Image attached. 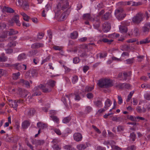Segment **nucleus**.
<instances>
[{
	"label": "nucleus",
	"mask_w": 150,
	"mask_h": 150,
	"mask_svg": "<svg viewBox=\"0 0 150 150\" xmlns=\"http://www.w3.org/2000/svg\"><path fill=\"white\" fill-rule=\"evenodd\" d=\"M70 8V7L69 6V3L67 0H60L59 3L57 5L56 10L57 13H59V11L61 10H64Z\"/></svg>",
	"instance_id": "1"
},
{
	"label": "nucleus",
	"mask_w": 150,
	"mask_h": 150,
	"mask_svg": "<svg viewBox=\"0 0 150 150\" xmlns=\"http://www.w3.org/2000/svg\"><path fill=\"white\" fill-rule=\"evenodd\" d=\"M46 85L45 86H43L42 84H40L39 86L35 87L33 90L35 92L33 95V96H38L41 95V93L40 91H38L40 89L44 93H47L50 91V88H46Z\"/></svg>",
	"instance_id": "2"
},
{
	"label": "nucleus",
	"mask_w": 150,
	"mask_h": 150,
	"mask_svg": "<svg viewBox=\"0 0 150 150\" xmlns=\"http://www.w3.org/2000/svg\"><path fill=\"white\" fill-rule=\"evenodd\" d=\"M143 20V14L139 12L132 18V23H133L134 24H139Z\"/></svg>",
	"instance_id": "3"
},
{
	"label": "nucleus",
	"mask_w": 150,
	"mask_h": 150,
	"mask_svg": "<svg viewBox=\"0 0 150 150\" xmlns=\"http://www.w3.org/2000/svg\"><path fill=\"white\" fill-rule=\"evenodd\" d=\"M123 10L122 8H119L116 10L115 14L117 18L119 20H122L125 18L126 14L123 13Z\"/></svg>",
	"instance_id": "4"
},
{
	"label": "nucleus",
	"mask_w": 150,
	"mask_h": 150,
	"mask_svg": "<svg viewBox=\"0 0 150 150\" xmlns=\"http://www.w3.org/2000/svg\"><path fill=\"white\" fill-rule=\"evenodd\" d=\"M71 11V9L69 8L65 11L63 12L59 17L58 20L59 21H63L67 18Z\"/></svg>",
	"instance_id": "5"
},
{
	"label": "nucleus",
	"mask_w": 150,
	"mask_h": 150,
	"mask_svg": "<svg viewBox=\"0 0 150 150\" xmlns=\"http://www.w3.org/2000/svg\"><path fill=\"white\" fill-rule=\"evenodd\" d=\"M22 102L23 100L20 99L16 100L14 101L9 100V105L11 107L13 108L15 110H16L18 104Z\"/></svg>",
	"instance_id": "6"
},
{
	"label": "nucleus",
	"mask_w": 150,
	"mask_h": 150,
	"mask_svg": "<svg viewBox=\"0 0 150 150\" xmlns=\"http://www.w3.org/2000/svg\"><path fill=\"white\" fill-rule=\"evenodd\" d=\"M14 69H16L19 71L21 70H25L26 69V66L25 65L22 64H20L16 63L12 65Z\"/></svg>",
	"instance_id": "7"
},
{
	"label": "nucleus",
	"mask_w": 150,
	"mask_h": 150,
	"mask_svg": "<svg viewBox=\"0 0 150 150\" xmlns=\"http://www.w3.org/2000/svg\"><path fill=\"white\" fill-rule=\"evenodd\" d=\"M116 87L119 89H122L124 88H129L130 87V84L127 83H119L116 84Z\"/></svg>",
	"instance_id": "8"
},
{
	"label": "nucleus",
	"mask_w": 150,
	"mask_h": 150,
	"mask_svg": "<svg viewBox=\"0 0 150 150\" xmlns=\"http://www.w3.org/2000/svg\"><path fill=\"white\" fill-rule=\"evenodd\" d=\"M100 42H103L105 43H107L108 44H110L113 41L112 39L108 40V39L105 38L107 37L106 35H100Z\"/></svg>",
	"instance_id": "9"
},
{
	"label": "nucleus",
	"mask_w": 150,
	"mask_h": 150,
	"mask_svg": "<svg viewBox=\"0 0 150 150\" xmlns=\"http://www.w3.org/2000/svg\"><path fill=\"white\" fill-rule=\"evenodd\" d=\"M111 28L110 23L105 22L103 25V30L104 32H107L110 30Z\"/></svg>",
	"instance_id": "10"
},
{
	"label": "nucleus",
	"mask_w": 150,
	"mask_h": 150,
	"mask_svg": "<svg viewBox=\"0 0 150 150\" xmlns=\"http://www.w3.org/2000/svg\"><path fill=\"white\" fill-rule=\"evenodd\" d=\"M74 139L76 142H79L82 140V134L78 132L75 133L73 135Z\"/></svg>",
	"instance_id": "11"
},
{
	"label": "nucleus",
	"mask_w": 150,
	"mask_h": 150,
	"mask_svg": "<svg viewBox=\"0 0 150 150\" xmlns=\"http://www.w3.org/2000/svg\"><path fill=\"white\" fill-rule=\"evenodd\" d=\"M104 88H108L113 86L112 81L109 79H105Z\"/></svg>",
	"instance_id": "12"
},
{
	"label": "nucleus",
	"mask_w": 150,
	"mask_h": 150,
	"mask_svg": "<svg viewBox=\"0 0 150 150\" xmlns=\"http://www.w3.org/2000/svg\"><path fill=\"white\" fill-rule=\"evenodd\" d=\"M44 44L40 42H35L31 45V47L32 49H38L43 47Z\"/></svg>",
	"instance_id": "13"
},
{
	"label": "nucleus",
	"mask_w": 150,
	"mask_h": 150,
	"mask_svg": "<svg viewBox=\"0 0 150 150\" xmlns=\"http://www.w3.org/2000/svg\"><path fill=\"white\" fill-rule=\"evenodd\" d=\"M150 29L145 24L142 28L141 32L144 35L148 34L150 31Z\"/></svg>",
	"instance_id": "14"
},
{
	"label": "nucleus",
	"mask_w": 150,
	"mask_h": 150,
	"mask_svg": "<svg viewBox=\"0 0 150 150\" xmlns=\"http://www.w3.org/2000/svg\"><path fill=\"white\" fill-rule=\"evenodd\" d=\"M27 115L30 117L33 115L35 113V110L33 108H31L26 110Z\"/></svg>",
	"instance_id": "15"
},
{
	"label": "nucleus",
	"mask_w": 150,
	"mask_h": 150,
	"mask_svg": "<svg viewBox=\"0 0 150 150\" xmlns=\"http://www.w3.org/2000/svg\"><path fill=\"white\" fill-rule=\"evenodd\" d=\"M19 91L20 94L25 97H26L29 93L28 91L24 89L20 88Z\"/></svg>",
	"instance_id": "16"
},
{
	"label": "nucleus",
	"mask_w": 150,
	"mask_h": 150,
	"mask_svg": "<svg viewBox=\"0 0 150 150\" xmlns=\"http://www.w3.org/2000/svg\"><path fill=\"white\" fill-rule=\"evenodd\" d=\"M25 10H27L29 8V5L28 1L26 0H24V2L22 6H21Z\"/></svg>",
	"instance_id": "17"
},
{
	"label": "nucleus",
	"mask_w": 150,
	"mask_h": 150,
	"mask_svg": "<svg viewBox=\"0 0 150 150\" xmlns=\"http://www.w3.org/2000/svg\"><path fill=\"white\" fill-rule=\"evenodd\" d=\"M19 19V16L18 15L15 16L13 18V20L14 21V22L16 23V25L18 26H20L21 25V23H20Z\"/></svg>",
	"instance_id": "18"
},
{
	"label": "nucleus",
	"mask_w": 150,
	"mask_h": 150,
	"mask_svg": "<svg viewBox=\"0 0 150 150\" xmlns=\"http://www.w3.org/2000/svg\"><path fill=\"white\" fill-rule=\"evenodd\" d=\"M150 42V38L148 37L144 39L139 42L140 44H143L149 43Z\"/></svg>",
	"instance_id": "19"
},
{
	"label": "nucleus",
	"mask_w": 150,
	"mask_h": 150,
	"mask_svg": "<svg viewBox=\"0 0 150 150\" xmlns=\"http://www.w3.org/2000/svg\"><path fill=\"white\" fill-rule=\"evenodd\" d=\"M98 86L100 88H104V79H101L98 81L97 83Z\"/></svg>",
	"instance_id": "20"
},
{
	"label": "nucleus",
	"mask_w": 150,
	"mask_h": 150,
	"mask_svg": "<svg viewBox=\"0 0 150 150\" xmlns=\"http://www.w3.org/2000/svg\"><path fill=\"white\" fill-rule=\"evenodd\" d=\"M78 33L76 31H74L73 33H71L70 37L72 39H75L77 38Z\"/></svg>",
	"instance_id": "21"
},
{
	"label": "nucleus",
	"mask_w": 150,
	"mask_h": 150,
	"mask_svg": "<svg viewBox=\"0 0 150 150\" xmlns=\"http://www.w3.org/2000/svg\"><path fill=\"white\" fill-rule=\"evenodd\" d=\"M123 74V80L126 81L127 79V78L131 76L132 72L131 71L128 72H124Z\"/></svg>",
	"instance_id": "22"
},
{
	"label": "nucleus",
	"mask_w": 150,
	"mask_h": 150,
	"mask_svg": "<svg viewBox=\"0 0 150 150\" xmlns=\"http://www.w3.org/2000/svg\"><path fill=\"white\" fill-rule=\"evenodd\" d=\"M120 31L121 33H127V27L122 25L120 26L119 27Z\"/></svg>",
	"instance_id": "23"
},
{
	"label": "nucleus",
	"mask_w": 150,
	"mask_h": 150,
	"mask_svg": "<svg viewBox=\"0 0 150 150\" xmlns=\"http://www.w3.org/2000/svg\"><path fill=\"white\" fill-rule=\"evenodd\" d=\"M30 123L29 121L26 120L23 122L22 124V127L23 129H26L30 126Z\"/></svg>",
	"instance_id": "24"
},
{
	"label": "nucleus",
	"mask_w": 150,
	"mask_h": 150,
	"mask_svg": "<svg viewBox=\"0 0 150 150\" xmlns=\"http://www.w3.org/2000/svg\"><path fill=\"white\" fill-rule=\"evenodd\" d=\"M111 104L112 103L110 100L109 99H107L105 103V106L104 107L105 108H106L107 110L108 108V107L111 105Z\"/></svg>",
	"instance_id": "25"
},
{
	"label": "nucleus",
	"mask_w": 150,
	"mask_h": 150,
	"mask_svg": "<svg viewBox=\"0 0 150 150\" xmlns=\"http://www.w3.org/2000/svg\"><path fill=\"white\" fill-rule=\"evenodd\" d=\"M7 33L8 32V35L10 36L16 35L18 33V32L17 31L15 30L12 29H10L9 30L7 31Z\"/></svg>",
	"instance_id": "26"
},
{
	"label": "nucleus",
	"mask_w": 150,
	"mask_h": 150,
	"mask_svg": "<svg viewBox=\"0 0 150 150\" xmlns=\"http://www.w3.org/2000/svg\"><path fill=\"white\" fill-rule=\"evenodd\" d=\"M8 57L5 56V54L4 53L1 54V55L0 56V62H5L7 61Z\"/></svg>",
	"instance_id": "27"
},
{
	"label": "nucleus",
	"mask_w": 150,
	"mask_h": 150,
	"mask_svg": "<svg viewBox=\"0 0 150 150\" xmlns=\"http://www.w3.org/2000/svg\"><path fill=\"white\" fill-rule=\"evenodd\" d=\"M94 104L96 107L99 108L103 106V103L101 101L97 100L94 102Z\"/></svg>",
	"instance_id": "28"
},
{
	"label": "nucleus",
	"mask_w": 150,
	"mask_h": 150,
	"mask_svg": "<svg viewBox=\"0 0 150 150\" xmlns=\"http://www.w3.org/2000/svg\"><path fill=\"white\" fill-rule=\"evenodd\" d=\"M21 14L22 16L23 20L26 21H29V17L25 13L23 12L21 13Z\"/></svg>",
	"instance_id": "29"
},
{
	"label": "nucleus",
	"mask_w": 150,
	"mask_h": 150,
	"mask_svg": "<svg viewBox=\"0 0 150 150\" xmlns=\"http://www.w3.org/2000/svg\"><path fill=\"white\" fill-rule=\"evenodd\" d=\"M87 147L86 145L84 144H81L78 145L77 146V149L79 150L84 149Z\"/></svg>",
	"instance_id": "30"
},
{
	"label": "nucleus",
	"mask_w": 150,
	"mask_h": 150,
	"mask_svg": "<svg viewBox=\"0 0 150 150\" xmlns=\"http://www.w3.org/2000/svg\"><path fill=\"white\" fill-rule=\"evenodd\" d=\"M20 83H22L23 84L25 85L26 87H28L30 86L29 82L28 81L24 80L22 79L20 80Z\"/></svg>",
	"instance_id": "31"
},
{
	"label": "nucleus",
	"mask_w": 150,
	"mask_h": 150,
	"mask_svg": "<svg viewBox=\"0 0 150 150\" xmlns=\"http://www.w3.org/2000/svg\"><path fill=\"white\" fill-rule=\"evenodd\" d=\"M4 8L5 11L7 13H13L15 11L13 9L10 7H5Z\"/></svg>",
	"instance_id": "32"
},
{
	"label": "nucleus",
	"mask_w": 150,
	"mask_h": 150,
	"mask_svg": "<svg viewBox=\"0 0 150 150\" xmlns=\"http://www.w3.org/2000/svg\"><path fill=\"white\" fill-rule=\"evenodd\" d=\"M71 118L70 116H68L64 118L62 120L63 123L66 124L69 123L71 120Z\"/></svg>",
	"instance_id": "33"
},
{
	"label": "nucleus",
	"mask_w": 150,
	"mask_h": 150,
	"mask_svg": "<svg viewBox=\"0 0 150 150\" xmlns=\"http://www.w3.org/2000/svg\"><path fill=\"white\" fill-rule=\"evenodd\" d=\"M8 33L7 32H4L0 36V41H4V39L7 37Z\"/></svg>",
	"instance_id": "34"
},
{
	"label": "nucleus",
	"mask_w": 150,
	"mask_h": 150,
	"mask_svg": "<svg viewBox=\"0 0 150 150\" xmlns=\"http://www.w3.org/2000/svg\"><path fill=\"white\" fill-rule=\"evenodd\" d=\"M129 137L130 138V140H132L133 142H134L135 141L136 139V135L134 132H133L130 134Z\"/></svg>",
	"instance_id": "35"
},
{
	"label": "nucleus",
	"mask_w": 150,
	"mask_h": 150,
	"mask_svg": "<svg viewBox=\"0 0 150 150\" xmlns=\"http://www.w3.org/2000/svg\"><path fill=\"white\" fill-rule=\"evenodd\" d=\"M26 57V54L24 53H23L20 54L18 55V59L19 60H21L25 59Z\"/></svg>",
	"instance_id": "36"
},
{
	"label": "nucleus",
	"mask_w": 150,
	"mask_h": 150,
	"mask_svg": "<svg viewBox=\"0 0 150 150\" xmlns=\"http://www.w3.org/2000/svg\"><path fill=\"white\" fill-rule=\"evenodd\" d=\"M21 74L20 73L18 72L17 73H13V79L14 80H16L19 78Z\"/></svg>",
	"instance_id": "37"
},
{
	"label": "nucleus",
	"mask_w": 150,
	"mask_h": 150,
	"mask_svg": "<svg viewBox=\"0 0 150 150\" xmlns=\"http://www.w3.org/2000/svg\"><path fill=\"white\" fill-rule=\"evenodd\" d=\"M141 87L143 88L150 89V84L147 83H143L141 85Z\"/></svg>",
	"instance_id": "38"
},
{
	"label": "nucleus",
	"mask_w": 150,
	"mask_h": 150,
	"mask_svg": "<svg viewBox=\"0 0 150 150\" xmlns=\"http://www.w3.org/2000/svg\"><path fill=\"white\" fill-rule=\"evenodd\" d=\"M63 148L66 150H73L74 148H72L71 145H66L63 147Z\"/></svg>",
	"instance_id": "39"
},
{
	"label": "nucleus",
	"mask_w": 150,
	"mask_h": 150,
	"mask_svg": "<svg viewBox=\"0 0 150 150\" xmlns=\"http://www.w3.org/2000/svg\"><path fill=\"white\" fill-rule=\"evenodd\" d=\"M37 51L35 50H31L28 52V55L29 57H31L33 55H34L36 54Z\"/></svg>",
	"instance_id": "40"
},
{
	"label": "nucleus",
	"mask_w": 150,
	"mask_h": 150,
	"mask_svg": "<svg viewBox=\"0 0 150 150\" xmlns=\"http://www.w3.org/2000/svg\"><path fill=\"white\" fill-rule=\"evenodd\" d=\"M84 18L85 19L91 20V17L89 13L85 14L83 15Z\"/></svg>",
	"instance_id": "41"
},
{
	"label": "nucleus",
	"mask_w": 150,
	"mask_h": 150,
	"mask_svg": "<svg viewBox=\"0 0 150 150\" xmlns=\"http://www.w3.org/2000/svg\"><path fill=\"white\" fill-rule=\"evenodd\" d=\"M55 83V81L52 80H49L47 82L48 85L52 87L54 86Z\"/></svg>",
	"instance_id": "42"
},
{
	"label": "nucleus",
	"mask_w": 150,
	"mask_h": 150,
	"mask_svg": "<svg viewBox=\"0 0 150 150\" xmlns=\"http://www.w3.org/2000/svg\"><path fill=\"white\" fill-rule=\"evenodd\" d=\"M94 89V87H90L89 86H87L85 89V91L86 92H88L91 91Z\"/></svg>",
	"instance_id": "43"
},
{
	"label": "nucleus",
	"mask_w": 150,
	"mask_h": 150,
	"mask_svg": "<svg viewBox=\"0 0 150 150\" xmlns=\"http://www.w3.org/2000/svg\"><path fill=\"white\" fill-rule=\"evenodd\" d=\"M78 80V76H75L73 77L72 80V82L73 84L76 83Z\"/></svg>",
	"instance_id": "44"
},
{
	"label": "nucleus",
	"mask_w": 150,
	"mask_h": 150,
	"mask_svg": "<svg viewBox=\"0 0 150 150\" xmlns=\"http://www.w3.org/2000/svg\"><path fill=\"white\" fill-rule=\"evenodd\" d=\"M134 60V58H132L131 59H126L125 61L126 62L127 64H130L133 62Z\"/></svg>",
	"instance_id": "45"
},
{
	"label": "nucleus",
	"mask_w": 150,
	"mask_h": 150,
	"mask_svg": "<svg viewBox=\"0 0 150 150\" xmlns=\"http://www.w3.org/2000/svg\"><path fill=\"white\" fill-rule=\"evenodd\" d=\"M127 118L133 121L137 122L138 121L136 120V117L132 115L128 116Z\"/></svg>",
	"instance_id": "46"
},
{
	"label": "nucleus",
	"mask_w": 150,
	"mask_h": 150,
	"mask_svg": "<svg viewBox=\"0 0 150 150\" xmlns=\"http://www.w3.org/2000/svg\"><path fill=\"white\" fill-rule=\"evenodd\" d=\"M50 117L52 119V120L54 121V122H58L59 121V119L57 117L51 115L50 116Z\"/></svg>",
	"instance_id": "47"
},
{
	"label": "nucleus",
	"mask_w": 150,
	"mask_h": 150,
	"mask_svg": "<svg viewBox=\"0 0 150 150\" xmlns=\"http://www.w3.org/2000/svg\"><path fill=\"white\" fill-rule=\"evenodd\" d=\"M92 110V108L90 106H87L85 108V112L87 113H88Z\"/></svg>",
	"instance_id": "48"
},
{
	"label": "nucleus",
	"mask_w": 150,
	"mask_h": 150,
	"mask_svg": "<svg viewBox=\"0 0 150 150\" xmlns=\"http://www.w3.org/2000/svg\"><path fill=\"white\" fill-rule=\"evenodd\" d=\"M16 42H9L7 46L8 47H12L15 46L16 45Z\"/></svg>",
	"instance_id": "49"
},
{
	"label": "nucleus",
	"mask_w": 150,
	"mask_h": 150,
	"mask_svg": "<svg viewBox=\"0 0 150 150\" xmlns=\"http://www.w3.org/2000/svg\"><path fill=\"white\" fill-rule=\"evenodd\" d=\"M107 53L105 52L103 53H100L98 54V55H99V57L100 58H104L106 57L107 56Z\"/></svg>",
	"instance_id": "50"
},
{
	"label": "nucleus",
	"mask_w": 150,
	"mask_h": 150,
	"mask_svg": "<svg viewBox=\"0 0 150 150\" xmlns=\"http://www.w3.org/2000/svg\"><path fill=\"white\" fill-rule=\"evenodd\" d=\"M51 58L50 56V55L48 56L46 58L43 59L42 62L41 64H42L46 62H48L50 59Z\"/></svg>",
	"instance_id": "51"
},
{
	"label": "nucleus",
	"mask_w": 150,
	"mask_h": 150,
	"mask_svg": "<svg viewBox=\"0 0 150 150\" xmlns=\"http://www.w3.org/2000/svg\"><path fill=\"white\" fill-rule=\"evenodd\" d=\"M37 146L42 145H43L45 143V141L44 140H37Z\"/></svg>",
	"instance_id": "52"
},
{
	"label": "nucleus",
	"mask_w": 150,
	"mask_h": 150,
	"mask_svg": "<svg viewBox=\"0 0 150 150\" xmlns=\"http://www.w3.org/2000/svg\"><path fill=\"white\" fill-rule=\"evenodd\" d=\"M74 95L75 96V97L74 99L76 100H79L81 98L79 95V93L78 92H75L74 93Z\"/></svg>",
	"instance_id": "53"
},
{
	"label": "nucleus",
	"mask_w": 150,
	"mask_h": 150,
	"mask_svg": "<svg viewBox=\"0 0 150 150\" xmlns=\"http://www.w3.org/2000/svg\"><path fill=\"white\" fill-rule=\"evenodd\" d=\"M110 14V13L107 12L105 13L103 15V19L105 20H107L109 18V16Z\"/></svg>",
	"instance_id": "54"
},
{
	"label": "nucleus",
	"mask_w": 150,
	"mask_h": 150,
	"mask_svg": "<svg viewBox=\"0 0 150 150\" xmlns=\"http://www.w3.org/2000/svg\"><path fill=\"white\" fill-rule=\"evenodd\" d=\"M80 60L79 57H75L73 59V62L74 64H77L79 62Z\"/></svg>",
	"instance_id": "55"
},
{
	"label": "nucleus",
	"mask_w": 150,
	"mask_h": 150,
	"mask_svg": "<svg viewBox=\"0 0 150 150\" xmlns=\"http://www.w3.org/2000/svg\"><path fill=\"white\" fill-rule=\"evenodd\" d=\"M124 129V127L122 125H119L117 127V131L119 132L123 131Z\"/></svg>",
	"instance_id": "56"
},
{
	"label": "nucleus",
	"mask_w": 150,
	"mask_h": 150,
	"mask_svg": "<svg viewBox=\"0 0 150 150\" xmlns=\"http://www.w3.org/2000/svg\"><path fill=\"white\" fill-rule=\"evenodd\" d=\"M142 3L138 2H133L132 3V6H140L141 5H142Z\"/></svg>",
	"instance_id": "57"
},
{
	"label": "nucleus",
	"mask_w": 150,
	"mask_h": 150,
	"mask_svg": "<svg viewBox=\"0 0 150 150\" xmlns=\"http://www.w3.org/2000/svg\"><path fill=\"white\" fill-rule=\"evenodd\" d=\"M136 149V147L134 145H132L128 147L126 150H135Z\"/></svg>",
	"instance_id": "58"
},
{
	"label": "nucleus",
	"mask_w": 150,
	"mask_h": 150,
	"mask_svg": "<svg viewBox=\"0 0 150 150\" xmlns=\"http://www.w3.org/2000/svg\"><path fill=\"white\" fill-rule=\"evenodd\" d=\"M129 47V46L128 45H123L121 47V49L122 51L126 50Z\"/></svg>",
	"instance_id": "59"
},
{
	"label": "nucleus",
	"mask_w": 150,
	"mask_h": 150,
	"mask_svg": "<svg viewBox=\"0 0 150 150\" xmlns=\"http://www.w3.org/2000/svg\"><path fill=\"white\" fill-rule=\"evenodd\" d=\"M87 98L90 99L92 98L93 97V94L91 93H88L86 95Z\"/></svg>",
	"instance_id": "60"
},
{
	"label": "nucleus",
	"mask_w": 150,
	"mask_h": 150,
	"mask_svg": "<svg viewBox=\"0 0 150 150\" xmlns=\"http://www.w3.org/2000/svg\"><path fill=\"white\" fill-rule=\"evenodd\" d=\"M53 48L55 50L60 51L62 50V47L54 45L53 47Z\"/></svg>",
	"instance_id": "61"
},
{
	"label": "nucleus",
	"mask_w": 150,
	"mask_h": 150,
	"mask_svg": "<svg viewBox=\"0 0 150 150\" xmlns=\"http://www.w3.org/2000/svg\"><path fill=\"white\" fill-rule=\"evenodd\" d=\"M44 36V33H38L37 35L38 38L39 39L42 38Z\"/></svg>",
	"instance_id": "62"
},
{
	"label": "nucleus",
	"mask_w": 150,
	"mask_h": 150,
	"mask_svg": "<svg viewBox=\"0 0 150 150\" xmlns=\"http://www.w3.org/2000/svg\"><path fill=\"white\" fill-rule=\"evenodd\" d=\"M52 148L54 150H60L61 149V147L57 144L53 145Z\"/></svg>",
	"instance_id": "63"
},
{
	"label": "nucleus",
	"mask_w": 150,
	"mask_h": 150,
	"mask_svg": "<svg viewBox=\"0 0 150 150\" xmlns=\"http://www.w3.org/2000/svg\"><path fill=\"white\" fill-rule=\"evenodd\" d=\"M144 98L146 100H150V93H146L144 95Z\"/></svg>",
	"instance_id": "64"
}]
</instances>
